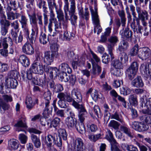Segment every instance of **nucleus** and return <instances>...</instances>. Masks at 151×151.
Returning <instances> with one entry per match:
<instances>
[{"label":"nucleus","mask_w":151,"mask_h":151,"mask_svg":"<svg viewBox=\"0 0 151 151\" xmlns=\"http://www.w3.org/2000/svg\"><path fill=\"white\" fill-rule=\"evenodd\" d=\"M58 47L59 46L56 43L52 44L50 46L51 53L54 54L55 55V57L56 58H58L59 56V54L58 52Z\"/></svg>","instance_id":"c85d7f7f"},{"label":"nucleus","mask_w":151,"mask_h":151,"mask_svg":"<svg viewBox=\"0 0 151 151\" xmlns=\"http://www.w3.org/2000/svg\"><path fill=\"white\" fill-rule=\"evenodd\" d=\"M149 64L146 63H143L141 65L140 70L142 73L144 72L146 77L151 78V68H149Z\"/></svg>","instance_id":"4468645a"},{"label":"nucleus","mask_w":151,"mask_h":151,"mask_svg":"<svg viewBox=\"0 0 151 151\" xmlns=\"http://www.w3.org/2000/svg\"><path fill=\"white\" fill-rule=\"evenodd\" d=\"M120 125V124L114 120H111L110 121L108 126L115 130H117L119 129Z\"/></svg>","instance_id":"09e8293b"},{"label":"nucleus","mask_w":151,"mask_h":151,"mask_svg":"<svg viewBox=\"0 0 151 151\" xmlns=\"http://www.w3.org/2000/svg\"><path fill=\"white\" fill-rule=\"evenodd\" d=\"M129 46L128 43L124 40L121 41L119 43L118 50L120 51H122L126 50Z\"/></svg>","instance_id":"f704fd0d"},{"label":"nucleus","mask_w":151,"mask_h":151,"mask_svg":"<svg viewBox=\"0 0 151 151\" xmlns=\"http://www.w3.org/2000/svg\"><path fill=\"white\" fill-rule=\"evenodd\" d=\"M31 138L32 142L36 148H39L41 146V142L39 137L36 135L32 134L31 135Z\"/></svg>","instance_id":"473e14b6"},{"label":"nucleus","mask_w":151,"mask_h":151,"mask_svg":"<svg viewBox=\"0 0 151 151\" xmlns=\"http://www.w3.org/2000/svg\"><path fill=\"white\" fill-rule=\"evenodd\" d=\"M75 127H76L77 131L81 134H83L85 132V129L83 123H81L77 126L76 125Z\"/></svg>","instance_id":"052dcab7"},{"label":"nucleus","mask_w":151,"mask_h":151,"mask_svg":"<svg viewBox=\"0 0 151 151\" xmlns=\"http://www.w3.org/2000/svg\"><path fill=\"white\" fill-rule=\"evenodd\" d=\"M60 119L58 117L55 118L51 122L50 127L54 128L58 127L60 124Z\"/></svg>","instance_id":"de8ad7c7"},{"label":"nucleus","mask_w":151,"mask_h":151,"mask_svg":"<svg viewBox=\"0 0 151 151\" xmlns=\"http://www.w3.org/2000/svg\"><path fill=\"white\" fill-rule=\"evenodd\" d=\"M65 123L69 128H73L76 127L77 121L75 118L67 117L65 119Z\"/></svg>","instance_id":"aec40b11"},{"label":"nucleus","mask_w":151,"mask_h":151,"mask_svg":"<svg viewBox=\"0 0 151 151\" xmlns=\"http://www.w3.org/2000/svg\"><path fill=\"white\" fill-rule=\"evenodd\" d=\"M140 108L145 114L151 115V98L147 99L145 101L143 98L140 99Z\"/></svg>","instance_id":"f03ea898"},{"label":"nucleus","mask_w":151,"mask_h":151,"mask_svg":"<svg viewBox=\"0 0 151 151\" xmlns=\"http://www.w3.org/2000/svg\"><path fill=\"white\" fill-rule=\"evenodd\" d=\"M59 69L62 71V72L67 73H70L72 72V70L68 65L65 63H63L61 64L59 66Z\"/></svg>","instance_id":"bb28decb"},{"label":"nucleus","mask_w":151,"mask_h":151,"mask_svg":"<svg viewBox=\"0 0 151 151\" xmlns=\"http://www.w3.org/2000/svg\"><path fill=\"white\" fill-rule=\"evenodd\" d=\"M139 127L138 131L139 132L145 131L149 128V126L147 124L142 122H140Z\"/></svg>","instance_id":"e2e57ef3"},{"label":"nucleus","mask_w":151,"mask_h":151,"mask_svg":"<svg viewBox=\"0 0 151 151\" xmlns=\"http://www.w3.org/2000/svg\"><path fill=\"white\" fill-rule=\"evenodd\" d=\"M136 10L138 15L139 19L141 21L148 19L149 15L148 12L145 10H142L139 6L136 7Z\"/></svg>","instance_id":"1a4fd4ad"},{"label":"nucleus","mask_w":151,"mask_h":151,"mask_svg":"<svg viewBox=\"0 0 151 151\" xmlns=\"http://www.w3.org/2000/svg\"><path fill=\"white\" fill-rule=\"evenodd\" d=\"M42 8L43 9V16L44 17V26L45 27L48 24V16L47 15V14L48 13V10L46 6Z\"/></svg>","instance_id":"a19ab883"},{"label":"nucleus","mask_w":151,"mask_h":151,"mask_svg":"<svg viewBox=\"0 0 151 151\" xmlns=\"http://www.w3.org/2000/svg\"><path fill=\"white\" fill-rule=\"evenodd\" d=\"M31 68L35 73L42 75L43 73V65L40 60H35L32 65Z\"/></svg>","instance_id":"7ed1b4c3"},{"label":"nucleus","mask_w":151,"mask_h":151,"mask_svg":"<svg viewBox=\"0 0 151 151\" xmlns=\"http://www.w3.org/2000/svg\"><path fill=\"white\" fill-rule=\"evenodd\" d=\"M0 23L1 24V34L3 36H5L8 32L10 23L9 21L6 19L5 20L3 19L1 20Z\"/></svg>","instance_id":"9d476101"},{"label":"nucleus","mask_w":151,"mask_h":151,"mask_svg":"<svg viewBox=\"0 0 151 151\" xmlns=\"http://www.w3.org/2000/svg\"><path fill=\"white\" fill-rule=\"evenodd\" d=\"M11 34L13 37V40L16 44H22L23 38V35H22L21 33H20L17 36V32L14 31V30L11 29Z\"/></svg>","instance_id":"2eb2a0df"},{"label":"nucleus","mask_w":151,"mask_h":151,"mask_svg":"<svg viewBox=\"0 0 151 151\" xmlns=\"http://www.w3.org/2000/svg\"><path fill=\"white\" fill-rule=\"evenodd\" d=\"M151 55V50L147 47L139 48L138 56L142 60H146L148 59Z\"/></svg>","instance_id":"423d86ee"},{"label":"nucleus","mask_w":151,"mask_h":151,"mask_svg":"<svg viewBox=\"0 0 151 151\" xmlns=\"http://www.w3.org/2000/svg\"><path fill=\"white\" fill-rule=\"evenodd\" d=\"M7 19L10 20H14L15 18L18 19L20 17L21 14L18 13H14L12 12H6Z\"/></svg>","instance_id":"c756f323"},{"label":"nucleus","mask_w":151,"mask_h":151,"mask_svg":"<svg viewBox=\"0 0 151 151\" xmlns=\"http://www.w3.org/2000/svg\"><path fill=\"white\" fill-rule=\"evenodd\" d=\"M121 146L123 149L125 150H127V151H138L137 147L133 145H129L126 144L124 143L122 144Z\"/></svg>","instance_id":"e433bc0d"},{"label":"nucleus","mask_w":151,"mask_h":151,"mask_svg":"<svg viewBox=\"0 0 151 151\" xmlns=\"http://www.w3.org/2000/svg\"><path fill=\"white\" fill-rule=\"evenodd\" d=\"M32 44L28 41H27L22 46V50L25 54L28 55H31L34 52V48Z\"/></svg>","instance_id":"9b49d317"},{"label":"nucleus","mask_w":151,"mask_h":151,"mask_svg":"<svg viewBox=\"0 0 151 151\" xmlns=\"http://www.w3.org/2000/svg\"><path fill=\"white\" fill-rule=\"evenodd\" d=\"M56 12L57 15V18L58 21L60 22H64V14L63 11L61 9L56 10Z\"/></svg>","instance_id":"79ce46f5"},{"label":"nucleus","mask_w":151,"mask_h":151,"mask_svg":"<svg viewBox=\"0 0 151 151\" xmlns=\"http://www.w3.org/2000/svg\"><path fill=\"white\" fill-rule=\"evenodd\" d=\"M111 118L115 119L119 121L122 124H124V122L122 116L119 115L116 112H115L114 114L112 115Z\"/></svg>","instance_id":"4d7b16f0"},{"label":"nucleus","mask_w":151,"mask_h":151,"mask_svg":"<svg viewBox=\"0 0 151 151\" xmlns=\"http://www.w3.org/2000/svg\"><path fill=\"white\" fill-rule=\"evenodd\" d=\"M26 75L27 78L29 80H32L33 82L35 84H45L46 81L45 75H44V80L42 81L40 79L35 78L34 76V74L32 73L31 70L30 69L27 71L26 73Z\"/></svg>","instance_id":"20e7f679"},{"label":"nucleus","mask_w":151,"mask_h":151,"mask_svg":"<svg viewBox=\"0 0 151 151\" xmlns=\"http://www.w3.org/2000/svg\"><path fill=\"white\" fill-rule=\"evenodd\" d=\"M53 143L58 146L61 147L62 145V141L61 137L55 134V138Z\"/></svg>","instance_id":"338daca9"},{"label":"nucleus","mask_w":151,"mask_h":151,"mask_svg":"<svg viewBox=\"0 0 151 151\" xmlns=\"http://www.w3.org/2000/svg\"><path fill=\"white\" fill-rule=\"evenodd\" d=\"M128 99L129 103L131 105L134 106L137 105V96L136 95L133 94L130 95Z\"/></svg>","instance_id":"72a5a7b5"},{"label":"nucleus","mask_w":151,"mask_h":151,"mask_svg":"<svg viewBox=\"0 0 151 151\" xmlns=\"http://www.w3.org/2000/svg\"><path fill=\"white\" fill-rule=\"evenodd\" d=\"M30 23L32 26V29L38 30L37 22V19L35 14H34L30 17Z\"/></svg>","instance_id":"a878e982"},{"label":"nucleus","mask_w":151,"mask_h":151,"mask_svg":"<svg viewBox=\"0 0 151 151\" xmlns=\"http://www.w3.org/2000/svg\"><path fill=\"white\" fill-rule=\"evenodd\" d=\"M114 46V45H112L111 44H108L107 45V50L112 59L114 58L113 54Z\"/></svg>","instance_id":"69168bd1"},{"label":"nucleus","mask_w":151,"mask_h":151,"mask_svg":"<svg viewBox=\"0 0 151 151\" xmlns=\"http://www.w3.org/2000/svg\"><path fill=\"white\" fill-rule=\"evenodd\" d=\"M50 22L49 23L48 25V28L49 32L51 33L52 32V22L54 23V24H56L58 23L57 21V19L55 17L52 18L51 19H49Z\"/></svg>","instance_id":"bf43d9fd"},{"label":"nucleus","mask_w":151,"mask_h":151,"mask_svg":"<svg viewBox=\"0 0 151 151\" xmlns=\"http://www.w3.org/2000/svg\"><path fill=\"white\" fill-rule=\"evenodd\" d=\"M47 1L49 9H53L55 8L56 10L57 9V8L55 0H47Z\"/></svg>","instance_id":"774afa93"},{"label":"nucleus","mask_w":151,"mask_h":151,"mask_svg":"<svg viewBox=\"0 0 151 151\" xmlns=\"http://www.w3.org/2000/svg\"><path fill=\"white\" fill-rule=\"evenodd\" d=\"M120 33L122 36L127 38H130L132 35V32L128 28H125L123 32L122 30H121Z\"/></svg>","instance_id":"2f4dec72"},{"label":"nucleus","mask_w":151,"mask_h":151,"mask_svg":"<svg viewBox=\"0 0 151 151\" xmlns=\"http://www.w3.org/2000/svg\"><path fill=\"white\" fill-rule=\"evenodd\" d=\"M25 104L26 107L29 110H31L34 107L35 104L33 103V101L31 98L27 97L26 98Z\"/></svg>","instance_id":"c03bdc74"},{"label":"nucleus","mask_w":151,"mask_h":151,"mask_svg":"<svg viewBox=\"0 0 151 151\" xmlns=\"http://www.w3.org/2000/svg\"><path fill=\"white\" fill-rule=\"evenodd\" d=\"M20 18L19 20L22 27L27 25V22L28 19L27 17L25 15H22L20 16Z\"/></svg>","instance_id":"603ef678"},{"label":"nucleus","mask_w":151,"mask_h":151,"mask_svg":"<svg viewBox=\"0 0 151 151\" xmlns=\"http://www.w3.org/2000/svg\"><path fill=\"white\" fill-rule=\"evenodd\" d=\"M118 14L120 18V22L122 26L124 27L126 24V19L125 17V13L124 10H119L118 11Z\"/></svg>","instance_id":"cd10ccee"},{"label":"nucleus","mask_w":151,"mask_h":151,"mask_svg":"<svg viewBox=\"0 0 151 151\" xmlns=\"http://www.w3.org/2000/svg\"><path fill=\"white\" fill-rule=\"evenodd\" d=\"M140 120L142 122H145L147 124H151V116L144 115L140 117Z\"/></svg>","instance_id":"8fccbe9b"},{"label":"nucleus","mask_w":151,"mask_h":151,"mask_svg":"<svg viewBox=\"0 0 151 151\" xmlns=\"http://www.w3.org/2000/svg\"><path fill=\"white\" fill-rule=\"evenodd\" d=\"M131 85L133 87L139 88L143 87L144 86V83L141 77L138 76L132 81Z\"/></svg>","instance_id":"f3484780"},{"label":"nucleus","mask_w":151,"mask_h":151,"mask_svg":"<svg viewBox=\"0 0 151 151\" xmlns=\"http://www.w3.org/2000/svg\"><path fill=\"white\" fill-rule=\"evenodd\" d=\"M57 97L58 98L64 99L65 101L69 102H72V105L75 107H76L77 103L74 100V99L70 96V93H66L61 92L58 93Z\"/></svg>","instance_id":"0eeeda50"},{"label":"nucleus","mask_w":151,"mask_h":151,"mask_svg":"<svg viewBox=\"0 0 151 151\" xmlns=\"http://www.w3.org/2000/svg\"><path fill=\"white\" fill-rule=\"evenodd\" d=\"M105 138L110 142V144H112L116 142V140L114 138L112 133L109 129L107 130Z\"/></svg>","instance_id":"4c0bfd02"},{"label":"nucleus","mask_w":151,"mask_h":151,"mask_svg":"<svg viewBox=\"0 0 151 151\" xmlns=\"http://www.w3.org/2000/svg\"><path fill=\"white\" fill-rule=\"evenodd\" d=\"M31 33L27 37V38H28L30 43L33 44L35 41V35H37L38 33V30L32 29H31Z\"/></svg>","instance_id":"7c9ffc66"},{"label":"nucleus","mask_w":151,"mask_h":151,"mask_svg":"<svg viewBox=\"0 0 151 151\" xmlns=\"http://www.w3.org/2000/svg\"><path fill=\"white\" fill-rule=\"evenodd\" d=\"M55 55L54 54L51 53L50 51H47L45 52L44 58V62L48 65H51L54 60Z\"/></svg>","instance_id":"ddd939ff"},{"label":"nucleus","mask_w":151,"mask_h":151,"mask_svg":"<svg viewBox=\"0 0 151 151\" xmlns=\"http://www.w3.org/2000/svg\"><path fill=\"white\" fill-rule=\"evenodd\" d=\"M71 96L74 99V100L77 103L78 105L75 108H78L83 106L82 104H80L79 103L81 102L82 101V96L81 92L77 89L74 88L71 92Z\"/></svg>","instance_id":"39448f33"},{"label":"nucleus","mask_w":151,"mask_h":151,"mask_svg":"<svg viewBox=\"0 0 151 151\" xmlns=\"http://www.w3.org/2000/svg\"><path fill=\"white\" fill-rule=\"evenodd\" d=\"M128 59V57L127 54L123 52L120 54L118 59H119V61L122 63L127 61Z\"/></svg>","instance_id":"3c124183"},{"label":"nucleus","mask_w":151,"mask_h":151,"mask_svg":"<svg viewBox=\"0 0 151 151\" xmlns=\"http://www.w3.org/2000/svg\"><path fill=\"white\" fill-rule=\"evenodd\" d=\"M18 83L17 81L14 78H6L5 80V85L8 88H15Z\"/></svg>","instance_id":"dca6fc26"},{"label":"nucleus","mask_w":151,"mask_h":151,"mask_svg":"<svg viewBox=\"0 0 151 151\" xmlns=\"http://www.w3.org/2000/svg\"><path fill=\"white\" fill-rule=\"evenodd\" d=\"M94 3V10L93 9L92 7H91L90 8V10L92 20H94L95 21L96 20L99 19L98 14L97 8V7L96 2L95 1Z\"/></svg>","instance_id":"b1692460"},{"label":"nucleus","mask_w":151,"mask_h":151,"mask_svg":"<svg viewBox=\"0 0 151 151\" xmlns=\"http://www.w3.org/2000/svg\"><path fill=\"white\" fill-rule=\"evenodd\" d=\"M79 111L78 118L81 123H83L86 117L87 112L84 106L76 108Z\"/></svg>","instance_id":"6ab92c4d"},{"label":"nucleus","mask_w":151,"mask_h":151,"mask_svg":"<svg viewBox=\"0 0 151 151\" xmlns=\"http://www.w3.org/2000/svg\"><path fill=\"white\" fill-rule=\"evenodd\" d=\"M108 41L110 44L114 45L119 41L118 37L116 35H112L108 39Z\"/></svg>","instance_id":"864d4df0"},{"label":"nucleus","mask_w":151,"mask_h":151,"mask_svg":"<svg viewBox=\"0 0 151 151\" xmlns=\"http://www.w3.org/2000/svg\"><path fill=\"white\" fill-rule=\"evenodd\" d=\"M19 139L22 144H25L27 140V136L23 134H20L19 135Z\"/></svg>","instance_id":"0e129e2a"},{"label":"nucleus","mask_w":151,"mask_h":151,"mask_svg":"<svg viewBox=\"0 0 151 151\" xmlns=\"http://www.w3.org/2000/svg\"><path fill=\"white\" fill-rule=\"evenodd\" d=\"M73 146L75 151H86L83 148L84 144L83 140L81 138H77L74 141Z\"/></svg>","instance_id":"6e6552de"},{"label":"nucleus","mask_w":151,"mask_h":151,"mask_svg":"<svg viewBox=\"0 0 151 151\" xmlns=\"http://www.w3.org/2000/svg\"><path fill=\"white\" fill-rule=\"evenodd\" d=\"M59 79L62 81L68 82L69 81V76L65 72H61L59 76Z\"/></svg>","instance_id":"5fc2aeb1"},{"label":"nucleus","mask_w":151,"mask_h":151,"mask_svg":"<svg viewBox=\"0 0 151 151\" xmlns=\"http://www.w3.org/2000/svg\"><path fill=\"white\" fill-rule=\"evenodd\" d=\"M44 97L45 101V108L47 109V111L45 110L44 111V113H46V112H47L48 110V107L49 106L50 101L51 99V93L50 91L48 90L45 92L44 95Z\"/></svg>","instance_id":"a211bd4d"},{"label":"nucleus","mask_w":151,"mask_h":151,"mask_svg":"<svg viewBox=\"0 0 151 151\" xmlns=\"http://www.w3.org/2000/svg\"><path fill=\"white\" fill-rule=\"evenodd\" d=\"M101 72V67L97 65L95 68H93L92 73L94 75L99 76Z\"/></svg>","instance_id":"13d9d810"},{"label":"nucleus","mask_w":151,"mask_h":151,"mask_svg":"<svg viewBox=\"0 0 151 151\" xmlns=\"http://www.w3.org/2000/svg\"><path fill=\"white\" fill-rule=\"evenodd\" d=\"M44 70L45 72L49 73V75L51 78H53L54 77H56L57 75V72L59 70L56 67H52L48 66H44Z\"/></svg>","instance_id":"f8f14e48"},{"label":"nucleus","mask_w":151,"mask_h":151,"mask_svg":"<svg viewBox=\"0 0 151 151\" xmlns=\"http://www.w3.org/2000/svg\"><path fill=\"white\" fill-rule=\"evenodd\" d=\"M9 146L12 150H15L19 147V143L18 140L12 139L8 141Z\"/></svg>","instance_id":"412c9836"},{"label":"nucleus","mask_w":151,"mask_h":151,"mask_svg":"<svg viewBox=\"0 0 151 151\" xmlns=\"http://www.w3.org/2000/svg\"><path fill=\"white\" fill-rule=\"evenodd\" d=\"M139 46L137 44L135 45L130 50L129 54L132 56L138 55V51H139Z\"/></svg>","instance_id":"a18cd8bd"},{"label":"nucleus","mask_w":151,"mask_h":151,"mask_svg":"<svg viewBox=\"0 0 151 151\" xmlns=\"http://www.w3.org/2000/svg\"><path fill=\"white\" fill-rule=\"evenodd\" d=\"M65 5L64 10L65 14V21L70 20L71 24L75 25L77 23V17L75 14L76 11V4L75 1L71 0V5L69 8L68 0H64Z\"/></svg>","instance_id":"f257e3e1"},{"label":"nucleus","mask_w":151,"mask_h":151,"mask_svg":"<svg viewBox=\"0 0 151 151\" xmlns=\"http://www.w3.org/2000/svg\"><path fill=\"white\" fill-rule=\"evenodd\" d=\"M137 72V71L129 67L127 70L126 74L129 79L132 80L135 76Z\"/></svg>","instance_id":"c9c22d12"},{"label":"nucleus","mask_w":151,"mask_h":151,"mask_svg":"<svg viewBox=\"0 0 151 151\" xmlns=\"http://www.w3.org/2000/svg\"><path fill=\"white\" fill-rule=\"evenodd\" d=\"M60 137L63 138L64 140H66L67 138V135L66 131L64 129H60L58 130Z\"/></svg>","instance_id":"680f3d73"},{"label":"nucleus","mask_w":151,"mask_h":151,"mask_svg":"<svg viewBox=\"0 0 151 151\" xmlns=\"http://www.w3.org/2000/svg\"><path fill=\"white\" fill-rule=\"evenodd\" d=\"M122 63L119 61V60H114L112 61V65L115 69H122L123 66Z\"/></svg>","instance_id":"49530a36"},{"label":"nucleus","mask_w":151,"mask_h":151,"mask_svg":"<svg viewBox=\"0 0 151 151\" xmlns=\"http://www.w3.org/2000/svg\"><path fill=\"white\" fill-rule=\"evenodd\" d=\"M93 24L95 25L94 29V32L96 33L97 31V34L99 35L102 31V29L99 24V20L97 19L92 20Z\"/></svg>","instance_id":"393cba45"},{"label":"nucleus","mask_w":151,"mask_h":151,"mask_svg":"<svg viewBox=\"0 0 151 151\" xmlns=\"http://www.w3.org/2000/svg\"><path fill=\"white\" fill-rule=\"evenodd\" d=\"M55 134H54L53 135L51 134L48 135L46 137V139L47 141V144L48 147V150L51 149L52 147H51L52 142H54V141L55 139Z\"/></svg>","instance_id":"4be33fe9"},{"label":"nucleus","mask_w":151,"mask_h":151,"mask_svg":"<svg viewBox=\"0 0 151 151\" xmlns=\"http://www.w3.org/2000/svg\"><path fill=\"white\" fill-rule=\"evenodd\" d=\"M19 60V62L25 67H28L29 65V59L24 55L20 56Z\"/></svg>","instance_id":"5701e85b"},{"label":"nucleus","mask_w":151,"mask_h":151,"mask_svg":"<svg viewBox=\"0 0 151 151\" xmlns=\"http://www.w3.org/2000/svg\"><path fill=\"white\" fill-rule=\"evenodd\" d=\"M103 135V134L101 132L100 133L95 135H89L88 136V138L91 141L95 142L99 139H101Z\"/></svg>","instance_id":"58836bf2"},{"label":"nucleus","mask_w":151,"mask_h":151,"mask_svg":"<svg viewBox=\"0 0 151 151\" xmlns=\"http://www.w3.org/2000/svg\"><path fill=\"white\" fill-rule=\"evenodd\" d=\"M48 41V38L45 33H42L40 37V41L41 43L44 45Z\"/></svg>","instance_id":"6e6d98bb"},{"label":"nucleus","mask_w":151,"mask_h":151,"mask_svg":"<svg viewBox=\"0 0 151 151\" xmlns=\"http://www.w3.org/2000/svg\"><path fill=\"white\" fill-rule=\"evenodd\" d=\"M120 128L121 130L129 137L131 138L133 137V136L130 132V129L129 128L125 126L122 125L120 126Z\"/></svg>","instance_id":"ea45409f"},{"label":"nucleus","mask_w":151,"mask_h":151,"mask_svg":"<svg viewBox=\"0 0 151 151\" xmlns=\"http://www.w3.org/2000/svg\"><path fill=\"white\" fill-rule=\"evenodd\" d=\"M8 5L7 9H9L10 10H11V8H14V10L16 9L17 5L15 0H5Z\"/></svg>","instance_id":"37998d69"}]
</instances>
